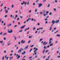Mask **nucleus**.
<instances>
[{"mask_svg":"<svg viewBox=\"0 0 60 60\" xmlns=\"http://www.w3.org/2000/svg\"><path fill=\"white\" fill-rule=\"evenodd\" d=\"M53 41V39L52 38H50L49 39V44H50L51 43V42H52V41Z\"/></svg>","mask_w":60,"mask_h":60,"instance_id":"1","label":"nucleus"},{"mask_svg":"<svg viewBox=\"0 0 60 60\" xmlns=\"http://www.w3.org/2000/svg\"><path fill=\"white\" fill-rule=\"evenodd\" d=\"M23 50V48H21L20 50H19L18 51V53H21V51Z\"/></svg>","mask_w":60,"mask_h":60,"instance_id":"2","label":"nucleus"},{"mask_svg":"<svg viewBox=\"0 0 60 60\" xmlns=\"http://www.w3.org/2000/svg\"><path fill=\"white\" fill-rule=\"evenodd\" d=\"M7 31L8 33H12V29H11L10 30V31L8 30Z\"/></svg>","mask_w":60,"mask_h":60,"instance_id":"3","label":"nucleus"},{"mask_svg":"<svg viewBox=\"0 0 60 60\" xmlns=\"http://www.w3.org/2000/svg\"><path fill=\"white\" fill-rule=\"evenodd\" d=\"M48 43L46 42L45 41L43 43V45H46V44H47Z\"/></svg>","mask_w":60,"mask_h":60,"instance_id":"4","label":"nucleus"},{"mask_svg":"<svg viewBox=\"0 0 60 60\" xmlns=\"http://www.w3.org/2000/svg\"><path fill=\"white\" fill-rule=\"evenodd\" d=\"M38 7H39V8H40V7H41V6L42 5V4H38Z\"/></svg>","mask_w":60,"mask_h":60,"instance_id":"5","label":"nucleus"},{"mask_svg":"<svg viewBox=\"0 0 60 60\" xmlns=\"http://www.w3.org/2000/svg\"><path fill=\"white\" fill-rule=\"evenodd\" d=\"M5 12L6 13H8V10L6 9L5 10Z\"/></svg>","mask_w":60,"mask_h":60,"instance_id":"6","label":"nucleus"},{"mask_svg":"<svg viewBox=\"0 0 60 60\" xmlns=\"http://www.w3.org/2000/svg\"><path fill=\"white\" fill-rule=\"evenodd\" d=\"M21 43H25V41H24L23 40H22L21 41Z\"/></svg>","mask_w":60,"mask_h":60,"instance_id":"7","label":"nucleus"},{"mask_svg":"<svg viewBox=\"0 0 60 60\" xmlns=\"http://www.w3.org/2000/svg\"><path fill=\"white\" fill-rule=\"evenodd\" d=\"M28 45H27L25 47V48H24V49L26 50V49H27L28 48Z\"/></svg>","mask_w":60,"mask_h":60,"instance_id":"8","label":"nucleus"},{"mask_svg":"<svg viewBox=\"0 0 60 60\" xmlns=\"http://www.w3.org/2000/svg\"><path fill=\"white\" fill-rule=\"evenodd\" d=\"M25 27V25L22 26L20 28L21 29H23V28H24V27Z\"/></svg>","mask_w":60,"mask_h":60,"instance_id":"9","label":"nucleus"},{"mask_svg":"<svg viewBox=\"0 0 60 60\" xmlns=\"http://www.w3.org/2000/svg\"><path fill=\"white\" fill-rule=\"evenodd\" d=\"M3 41H0V44L3 43Z\"/></svg>","mask_w":60,"mask_h":60,"instance_id":"10","label":"nucleus"},{"mask_svg":"<svg viewBox=\"0 0 60 60\" xmlns=\"http://www.w3.org/2000/svg\"><path fill=\"white\" fill-rule=\"evenodd\" d=\"M6 34H7V33H5L3 35H4H4H6Z\"/></svg>","mask_w":60,"mask_h":60,"instance_id":"11","label":"nucleus"},{"mask_svg":"<svg viewBox=\"0 0 60 60\" xmlns=\"http://www.w3.org/2000/svg\"><path fill=\"white\" fill-rule=\"evenodd\" d=\"M19 57H20V55H19L18 57H17V59H18L19 58Z\"/></svg>","mask_w":60,"mask_h":60,"instance_id":"12","label":"nucleus"},{"mask_svg":"<svg viewBox=\"0 0 60 60\" xmlns=\"http://www.w3.org/2000/svg\"><path fill=\"white\" fill-rule=\"evenodd\" d=\"M17 17H18V15H15V17L14 18L15 19V18H16Z\"/></svg>","mask_w":60,"mask_h":60,"instance_id":"13","label":"nucleus"},{"mask_svg":"<svg viewBox=\"0 0 60 60\" xmlns=\"http://www.w3.org/2000/svg\"><path fill=\"white\" fill-rule=\"evenodd\" d=\"M56 36L57 37H60V35L57 34L56 35Z\"/></svg>","mask_w":60,"mask_h":60,"instance_id":"14","label":"nucleus"},{"mask_svg":"<svg viewBox=\"0 0 60 60\" xmlns=\"http://www.w3.org/2000/svg\"><path fill=\"white\" fill-rule=\"evenodd\" d=\"M59 22V20H57L55 22L56 23H58V22Z\"/></svg>","mask_w":60,"mask_h":60,"instance_id":"15","label":"nucleus"},{"mask_svg":"<svg viewBox=\"0 0 60 60\" xmlns=\"http://www.w3.org/2000/svg\"><path fill=\"white\" fill-rule=\"evenodd\" d=\"M43 14H44V13H45V12H46V11H45V10H44L43 11Z\"/></svg>","mask_w":60,"mask_h":60,"instance_id":"16","label":"nucleus"},{"mask_svg":"<svg viewBox=\"0 0 60 60\" xmlns=\"http://www.w3.org/2000/svg\"><path fill=\"white\" fill-rule=\"evenodd\" d=\"M29 20H30V18H29L28 19H27L26 21H27V22H28V21H29Z\"/></svg>","mask_w":60,"mask_h":60,"instance_id":"17","label":"nucleus"},{"mask_svg":"<svg viewBox=\"0 0 60 60\" xmlns=\"http://www.w3.org/2000/svg\"><path fill=\"white\" fill-rule=\"evenodd\" d=\"M19 17L21 19H22V16H21V15H20L19 16Z\"/></svg>","mask_w":60,"mask_h":60,"instance_id":"18","label":"nucleus"},{"mask_svg":"<svg viewBox=\"0 0 60 60\" xmlns=\"http://www.w3.org/2000/svg\"><path fill=\"white\" fill-rule=\"evenodd\" d=\"M30 3H29V2H28L27 3V5H29V4Z\"/></svg>","mask_w":60,"mask_h":60,"instance_id":"19","label":"nucleus"},{"mask_svg":"<svg viewBox=\"0 0 60 60\" xmlns=\"http://www.w3.org/2000/svg\"><path fill=\"white\" fill-rule=\"evenodd\" d=\"M51 27H52V26H51V27H50V29L49 30L50 31L51 30V29H52Z\"/></svg>","mask_w":60,"mask_h":60,"instance_id":"20","label":"nucleus"},{"mask_svg":"<svg viewBox=\"0 0 60 60\" xmlns=\"http://www.w3.org/2000/svg\"><path fill=\"white\" fill-rule=\"evenodd\" d=\"M42 40H43V38H42L41 39H40L39 41H42Z\"/></svg>","mask_w":60,"mask_h":60,"instance_id":"21","label":"nucleus"},{"mask_svg":"<svg viewBox=\"0 0 60 60\" xmlns=\"http://www.w3.org/2000/svg\"><path fill=\"white\" fill-rule=\"evenodd\" d=\"M53 46V44H50L49 45V46Z\"/></svg>","mask_w":60,"mask_h":60,"instance_id":"22","label":"nucleus"},{"mask_svg":"<svg viewBox=\"0 0 60 60\" xmlns=\"http://www.w3.org/2000/svg\"><path fill=\"white\" fill-rule=\"evenodd\" d=\"M52 23H55V21L54 20H53L52 21Z\"/></svg>","mask_w":60,"mask_h":60,"instance_id":"23","label":"nucleus"},{"mask_svg":"<svg viewBox=\"0 0 60 60\" xmlns=\"http://www.w3.org/2000/svg\"><path fill=\"white\" fill-rule=\"evenodd\" d=\"M58 30L54 32V34H56V33H57V32H58Z\"/></svg>","mask_w":60,"mask_h":60,"instance_id":"24","label":"nucleus"},{"mask_svg":"<svg viewBox=\"0 0 60 60\" xmlns=\"http://www.w3.org/2000/svg\"><path fill=\"white\" fill-rule=\"evenodd\" d=\"M45 49L44 50L43 52V54H44V52H45Z\"/></svg>","mask_w":60,"mask_h":60,"instance_id":"25","label":"nucleus"},{"mask_svg":"<svg viewBox=\"0 0 60 60\" xmlns=\"http://www.w3.org/2000/svg\"><path fill=\"white\" fill-rule=\"evenodd\" d=\"M49 51V50H47L45 51V52H46V53H47V52H48Z\"/></svg>","mask_w":60,"mask_h":60,"instance_id":"26","label":"nucleus"},{"mask_svg":"<svg viewBox=\"0 0 60 60\" xmlns=\"http://www.w3.org/2000/svg\"><path fill=\"white\" fill-rule=\"evenodd\" d=\"M9 60H11V57H9Z\"/></svg>","mask_w":60,"mask_h":60,"instance_id":"27","label":"nucleus"},{"mask_svg":"<svg viewBox=\"0 0 60 60\" xmlns=\"http://www.w3.org/2000/svg\"><path fill=\"white\" fill-rule=\"evenodd\" d=\"M22 30H20L19 31V33H20V32H22Z\"/></svg>","mask_w":60,"mask_h":60,"instance_id":"28","label":"nucleus"},{"mask_svg":"<svg viewBox=\"0 0 60 60\" xmlns=\"http://www.w3.org/2000/svg\"><path fill=\"white\" fill-rule=\"evenodd\" d=\"M32 57V56L30 57H28V59H31V58Z\"/></svg>","mask_w":60,"mask_h":60,"instance_id":"29","label":"nucleus"},{"mask_svg":"<svg viewBox=\"0 0 60 60\" xmlns=\"http://www.w3.org/2000/svg\"><path fill=\"white\" fill-rule=\"evenodd\" d=\"M44 31H45V30H43V32H41V34H43V33L44 32Z\"/></svg>","mask_w":60,"mask_h":60,"instance_id":"30","label":"nucleus"},{"mask_svg":"<svg viewBox=\"0 0 60 60\" xmlns=\"http://www.w3.org/2000/svg\"><path fill=\"white\" fill-rule=\"evenodd\" d=\"M4 40H6V38H4Z\"/></svg>","mask_w":60,"mask_h":60,"instance_id":"31","label":"nucleus"},{"mask_svg":"<svg viewBox=\"0 0 60 60\" xmlns=\"http://www.w3.org/2000/svg\"><path fill=\"white\" fill-rule=\"evenodd\" d=\"M39 30H40V29H42V27H41V28H39Z\"/></svg>","mask_w":60,"mask_h":60,"instance_id":"32","label":"nucleus"},{"mask_svg":"<svg viewBox=\"0 0 60 60\" xmlns=\"http://www.w3.org/2000/svg\"><path fill=\"white\" fill-rule=\"evenodd\" d=\"M29 38H31V39H32V37H31V36H29Z\"/></svg>","mask_w":60,"mask_h":60,"instance_id":"33","label":"nucleus"},{"mask_svg":"<svg viewBox=\"0 0 60 60\" xmlns=\"http://www.w3.org/2000/svg\"><path fill=\"white\" fill-rule=\"evenodd\" d=\"M38 1H39V0H37L36 1V3H37L38 2Z\"/></svg>","mask_w":60,"mask_h":60,"instance_id":"34","label":"nucleus"},{"mask_svg":"<svg viewBox=\"0 0 60 60\" xmlns=\"http://www.w3.org/2000/svg\"><path fill=\"white\" fill-rule=\"evenodd\" d=\"M55 24V23H52V24L51 25V26H53V25H54V24Z\"/></svg>","mask_w":60,"mask_h":60,"instance_id":"35","label":"nucleus"},{"mask_svg":"<svg viewBox=\"0 0 60 60\" xmlns=\"http://www.w3.org/2000/svg\"><path fill=\"white\" fill-rule=\"evenodd\" d=\"M56 8H54L53 9V10H54V11H56Z\"/></svg>","mask_w":60,"mask_h":60,"instance_id":"36","label":"nucleus"},{"mask_svg":"<svg viewBox=\"0 0 60 60\" xmlns=\"http://www.w3.org/2000/svg\"><path fill=\"white\" fill-rule=\"evenodd\" d=\"M37 32H38V31H36L35 32V34H37Z\"/></svg>","mask_w":60,"mask_h":60,"instance_id":"37","label":"nucleus"},{"mask_svg":"<svg viewBox=\"0 0 60 60\" xmlns=\"http://www.w3.org/2000/svg\"><path fill=\"white\" fill-rule=\"evenodd\" d=\"M49 15H51V14H52V13H51V12H50V13L49 14Z\"/></svg>","mask_w":60,"mask_h":60,"instance_id":"38","label":"nucleus"},{"mask_svg":"<svg viewBox=\"0 0 60 60\" xmlns=\"http://www.w3.org/2000/svg\"><path fill=\"white\" fill-rule=\"evenodd\" d=\"M33 46H34V45H31V46H30V47H31V48H32V47H33Z\"/></svg>","mask_w":60,"mask_h":60,"instance_id":"39","label":"nucleus"},{"mask_svg":"<svg viewBox=\"0 0 60 60\" xmlns=\"http://www.w3.org/2000/svg\"><path fill=\"white\" fill-rule=\"evenodd\" d=\"M12 19H14V15H13L12 16Z\"/></svg>","mask_w":60,"mask_h":60,"instance_id":"40","label":"nucleus"},{"mask_svg":"<svg viewBox=\"0 0 60 60\" xmlns=\"http://www.w3.org/2000/svg\"><path fill=\"white\" fill-rule=\"evenodd\" d=\"M4 53H6V51L5 50L4 51Z\"/></svg>","mask_w":60,"mask_h":60,"instance_id":"41","label":"nucleus"},{"mask_svg":"<svg viewBox=\"0 0 60 60\" xmlns=\"http://www.w3.org/2000/svg\"><path fill=\"white\" fill-rule=\"evenodd\" d=\"M37 9H36L35 10V12H37Z\"/></svg>","mask_w":60,"mask_h":60,"instance_id":"42","label":"nucleus"},{"mask_svg":"<svg viewBox=\"0 0 60 60\" xmlns=\"http://www.w3.org/2000/svg\"><path fill=\"white\" fill-rule=\"evenodd\" d=\"M29 29V28H28L27 29L26 28V30H28Z\"/></svg>","mask_w":60,"mask_h":60,"instance_id":"43","label":"nucleus"},{"mask_svg":"<svg viewBox=\"0 0 60 60\" xmlns=\"http://www.w3.org/2000/svg\"><path fill=\"white\" fill-rule=\"evenodd\" d=\"M30 41H31L30 40L29 41H28V43H30Z\"/></svg>","mask_w":60,"mask_h":60,"instance_id":"44","label":"nucleus"},{"mask_svg":"<svg viewBox=\"0 0 60 60\" xmlns=\"http://www.w3.org/2000/svg\"><path fill=\"white\" fill-rule=\"evenodd\" d=\"M35 29V28L34 27L33 29V30H34Z\"/></svg>","mask_w":60,"mask_h":60,"instance_id":"45","label":"nucleus"},{"mask_svg":"<svg viewBox=\"0 0 60 60\" xmlns=\"http://www.w3.org/2000/svg\"><path fill=\"white\" fill-rule=\"evenodd\" d=\"M14 39H15V40H16V37H15L14 38Z\"/></svg>","mask_w":60,"mask_h":60,"instance_id":"46","label":"nucleus"},{"mask_svg":"<svg viewBox=\"0 0 60 60\" xmlns=\"http://www.w3.org/2000/svg\"><path fill=\"white\" fill-rule=\"evenodd\" d=\"M17 25H15L14 26V27H17Z\"/></svg>","mask_w":60,"mask_h":60,"instance_id":"47","label":"nucleus"},{"mask_svg":"<svg viewBox=\"0 0 60 60\" xmlns=\"http://www.w3.org/2000/svg\"><path fill=\"white\" fill-rule=\"evenodd\" d=\"M7 17V15H5L4 16V17H5V18H6V17Z\"/></svg>","mask_w":60,"mask_h":60,"instance_id":"48","label":"nucleus"},{"mask_svg":"<svg viewBox=\"0 0 60 60\" xmlns=\"http://www.w3.org/2000/svg\"><path fill=\"white\" fill-rule=\"evenodd\" d=\"M40 13L41 14H42V12H40Z\"/></svg>","mask_w":60,"mask_h":60,"instance_id":"49","label":"nucleus"},{"mask_svg":"<svg viewBox=\"0 0 60 60\" xmlns=\"http://www.w3.org/2000/svg\"><path fill=\"white\" fill-rule=\"evenodd\" d=\"M12 8H13V7H14V5H13V4L12 5Z\"/></svg>","mask_w":60,"mask_h":60,"instance_id":"50","label":"nucleus"},{"mask_svg":"<svg viewBox=\"0 0 60 60\" xmlns=\"http://www.w3.org/2000/svg\"><path fill=\"white\" fill-rule=\"evenodd\" d=\"M10 44H11V43H9V44L8 43V46H9L10 45Z\"/></svg>","mask_w":60,"mask_h":60,"instance_id":"51","label":"nucleus"},{"mask_svg":"<svg viewBox=\"0 0 60 60\" xmlns=\"http://www.w3.org/2000/svg\"><path fill=\"white\" fill-rule=\"evenodd\" d=\"M49 45H48L47 46V48H49Z\"/></svg>","mask_w":60,"mask_h":60,"instance_id":"52","label":"nucleus"},{"mask_svg":"<svg viewBox=\"0 0 60 60\" xmlns=\"http://www.w3.org/2000/svg\"><path fill=\"white\" fill-rule=\"evenodd\" d=\"M4 56H3L2 58V60H4Z\"/></svg>","mask_w":60,"mask_h":60,"instance_id":"53","label":"nucleus"},{"mask_svg":"<svg viewBox=\"0 0 60 60\" xmlns=\"http://www.w3.org/2000/svg\"><path fill=\"white\" fill-rule=\"evenodd\" d=\"M60 56H57V58H59V57H60Z\"/></svg>","mask_w":60,"mask_h":60,"instance_id":"54","label":"nucleus"},{"mask_svg":"<svg viewBox=\"0 0 60 60\" xmlns=\"http://www.w3.org/2000/svg\"><path fill=\"white\" fill-rule=\"evenodd\" d=\"M50 5H49V4L48 6V7H50Z\"/></svg>","mask_w":60,"mask_h":60,"instance_id":"55","label":"nucleus"},{"mask_svg":"<svg viewBox=\"0 0 60 60\" xmlns=\"http://www.w3.org/2000/svg\"><path fill=\"white\" fill-rule=\"evenodd\" d=\"M29 13H30V12H31V10H30L29 11Z\"/></svg>","mask_w":60,"mask_h":60,"instance_id":"56","label":"nucleus"},{"mask_svg":"<svg viewBox=\"0 0 60 60\" xmlns=\"http://www.w3.org/2000/svg\"><path fill=\"white\" fill-rule=\"evenodd\" d=\"M13 55V54H11L10 55V56H12V55Z\"/></svg>","mask_w":60,"mask_h":60,"instance_id":"57","label":"nucleus"},{"mask_svg":"<svg viewBox=\"0 0 60 60\" xmlns=\"http://www.w3.org/2000/svg\"><path fill=\"white\" fill-rule=\"evenodd\" d=\"M17 20H19V18H17Z\"/></svg>","mask_w":60,"mask_h":60,"instance_id":"58","label":"nucleus"},{"mask_svg":"<svg viewBox=\"0 0 60 60\" xmlns=\"http://www.w3.org/2000/svg\"><path fill=\"white\" fill-rule=\"evenodd\" d=\"M2 21V19H0V22H1V21Z\"/></svg>","mask_w":60,"mask_h":60,"instance_id":"59","label":"nucleus"},{"mask_svg":"<svg viewBox=\"0 0 60 60\" xmlns=\"http://www.w3.org/2000/svg\"><path fill=\"white\" fill-rule=\"evenodd\" d=\"M33 49H31L30 50V52H31L32 51V50Z\"/></svg>","mask_w":60,"mask_h":60,"instance_id":"60","label":"nucleus"},{"mask_svg":"<svg viewBox=\"0 0 60 60\" xmlns=\"http://www.w3.org/2000/svg\"><path fill=\"white\" fill-rule=\"evenodd\" d=\"M49 13V11H47L46 12V14H48V13Z\"/></svg>","mask_w":60,"mask_h":60,"instance_id":"61","label":"nucleus"},{"mask_svg":"<svg viewBox=\"0 0 60 60\" xmlns=\"http://www.w3.org/2000/svg\"><path fill=\"white\" fill-rule=\"evenodd\" d=\"M4 43H2V46H4Z\"/></svg>","mask_w":60,"mask_h":60,"instance_id":"62","label":"nucleus"},{"mask_svg":"<svg viewBox=\"0 0 60 60\" xmlns=\"http://www.w3.org/2000/svg\"><path fill=\"white\" fill-rule=\"evenodd\" d=\"M46 0H44L43 1V2H45L46 1Z\"/></svg>","mask_w":60,"mask_h":60,"instance_id":"63","label":"nucleus"},{"mask_svg":"<svg viewBox=\"0 0 60 60\" xmlns=\"http://www.w3.org/2000/svg\"><path fill=\"white\" fill-rule=\"evenodd\" d=\"M56 28H54V29H53V30H56Z\"/></svg>","mask_w":60,"mask_h":60,"instance_id":"64","label":"nucleus"}]
</instances>
